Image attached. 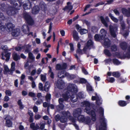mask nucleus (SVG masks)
<instances>
[{
	"label": "nucleus",
	"mask_w": 130,
	"mask_h": 130,
	"mask_svg": "<svg viewBox=\"0 0 130 130\" xmlns=\"http://www.w3.org/2000/svg\"><path fill=\"white\" fill-rule=\"evenodd\" d=\"M67 89L72 94L71 98V101L73 102H75L77 101L78 97L80 98H82L83 94L82 92H79L77 94L78 92V89L77 86L74 84H70L67 87Z\"/></svg>",
	"instance_id": "obj_1"
},
{
	"label": "nucleus",
	"mask_w": 130,
	"mask_h": 130,
	"mask_svg": "<svg viewBox=\"0 0 130 130\" xmlns=\"http://www.w3.org/2000/svg\"><path fill=\"white\" fill-rule=\"evenodd\" d=\"M81 103L83 106H85L86 107L84 109V111L91 116V120L92 121H95L96 120V112H97V111L96 110V108H94L93 109L91 110V104L88 101H84Z\"/></svg>",
	"instance_id": "obj_2"
},
{
	"label": "nucleus",
	"mask_w": 130,
	"mask_h": 130,
	"mask_svg": "<svg viewBox=\"0 0 130 130\" xmlns=\"http://www.w3.org/2000/svg\"><path fill=\"white\" fill-rule=\"evenodd\" d=\"M82 111L81 109L78 108L75 110L73 112V116L76 118L80 122H83L85 120V117L83 115L81 114Z\"/></svg>",
	"instance_id": "obj_3"
},
{
	"label": "nucleus",
	"mask_w": 130,
	"mask_h": 130,
	"mask_svg": "<svg viewBox=\"0 0 130 130\" xmlns=\"http://www.w3.org/2000/svg\"><path fill=\"white\" fill-rule=\"evenodd\" d=\"M23 17L29 25H32L34 24V21L28 13L24 11Z\"/></svg>",
	"instance_id": "obj_4"
},
{
	"label": "nucleus",
	"mask_w": 130,
	"mask_h": 130,
	"mask_svg": "<svg viewBox=\"0 0 130 130\" xmlns=\"http://www.w3.org/2000/svg\"><path fill=\"white\" fill-rule=\"evenodd\" d=\"M106 32L104 29H102L100 31V34H96L94 36L95 40L96 41L102 40L105 38Z\"/></svg>",
	"instance_id": "obj_5"
},
{
	"label": "nucleus",
	"mask_w": 130,
	"mask_h": 130,
	"mask_svg": "<svg viewBox=\"0 0 130 130\" xmlns=\"http://www.w3.org/2000/svg\"><path fill=\"white\" fill-rule=\"evenodd\" d=\"M10 3L13 5L14 7L17 10H20L21 8V5L23 4L21 0H10Z\"/></svg>",
	"instance_id": "obj_6"
},
{
	"label": "nucleus",
	"mask_w": 130,
	"mask_h": 130,
	"mask_svg": "<svg viewBox=\"0 0 130 130\" xmlns=\"http://www.w3.org/2000/svg\"><path fill=\"white\" fill-rule=\"evenodd\" d=\"M100 124L99 130H107V123L104 117L100 118Z\"/></svg>",
	"instance_id": "obj_7"
},
{
	"label": "nucleus",
	"mask_w": 130,
	"mask_h": 130,
	"mask_svg": "<svg viewBox=\"0 0 130 130\" xmlns=\"http://www.w3.org/2000/svg\"><path fill=\"white\" fill-rule=\"evenodd\" d=\"M15 63L14 62H12L11 64V68L9 70L7 66L4 67V74H6L7 73H8L9 74H12L13 72L15 70Z\"/></svg>",
	"instance_id": "obj_8"
},
{
	"label": "nucleus",
	"mask_w": 130,
	"mask_h": 130,
	"mask_svg": "<svg viewBox=\"0 0 130 130\" xmlns=\"http://www.w3.org/2000/svg\"><path fill=\"white\" fill-rule=\"evenodd\" d=\"M101 22L105 27H107L108 26V23L109 22V19L108 16H106L105 19L102 16L99 17Z\"/></svg>",
	"instance_id": "obj_9"
},
{
	"label": "nucleus",
	"mask_w": 130,
	"mask_h": 130,
	"mask_svg": "<svg viewBox=\"0 0 130 130\" xmlns=\"http://www.w3.org/2000/svg\"><path fill=\"white\" fill-rule=\"evenodd\" d=\"M18 12L17 10L14 7H10L7 11V14L9 15H13Z\"/></svg>",
	"instance_id": "obj_10"
},
{
	"label": "nucleus",
	"mask_w": 130,
	"mask_h": 130,
	"mask_svg": "<svg viewBox=\"0 0 130 130\" xmlns=\"http://www.w3.org/2000/svg\"><path fill=\"white\" fill-rule=\"evenodd\" d=\"M122 13L125 16L129 17H130V8H128L127 9L125 8H122L121 9Z\"/></svg>",
	"instance_id": "obj_11"
},
{
	"label": "nucleus",
	"mask_w": 130,
	"mask_h": 130,
	"mask_svg": "<svg viewBox=\"0 0 130 130\" xmlns=\"http://www.w3.org/2000/svg\"><path fill=\"white\" fill-rule=\"evenodd\" d=\"M41 11L45 14L48 13V10L47 5L43 2H41Z\"/></svg>",
	"instance_id": "obj_12"
},
{
	"label": "nucleus",
	"mask_w": 130,
	"mask_h": 130,
	"mask_svg": "<svg viewBox=\"0 0 130 130\" xmlns=\"http://www.w3.org/2000/svg\"><path fill=\"white\" fill-rule=\"evenodd\" d=\"M50 82H46L45 84L44 88H43V84L41 83V91H45L47 92L49 90L50 87Z\"/></svg>",
	"instance_id": "obj_13"
},
{
	"label": "nucleus",
	"mask_w": 130,
	"mask_h": 130,
	"mask_svg": "<svg viewBox=\"0 0 130 130\" xmlns=\"http://www.w3.org/2000/svg\"><path fill=\"white\" fill-rule=\"evenodd\" d=\"M14 25L12 23H8L6 25V30L8 32L12 31L14 29Z\"/></svg>",
	"instance_id": "obj_14"
},
{
	"label": "nucleus",
	"mask_w": 130,
	"mask_h": 130,
	"mask_svg": "<svg viewBox=\"0 0 130 130\" xmlns=\"http://www.w3.org/2000/svg\"><path fill=\"white\" fill-rule=\"evenodd\" d=\"M65 86V83L62 80L58 81L56 84V86L58 88L60 89H63Z\"/></svg>",
	"instance_id": "obj_15"
},
{
	"label": "nucleus",
	"mask_w": 130,
	"mask_h": 130,
	"mask_svg": "<svg viewBox=\"0 0 130 130\" xmlns=\"http://www.w3.org/2000/svg\"><path fill=\"white\" fill-rule=\"evenodd\" d=\"M68 91L69 90H68L65 93L62 94V97L64 99L65 101H67L70 98H71V96L70 93Z\"/></svg>",
	"instance_id": "obj_16"
},
{
	"label": "nucleus",
	"mask_w": 130,
	"mask_h": 130,
	"mask_svg": "<svg viewBox=\"0 0 130 130\" xmlns=\"http://www.w3.org/2000/svg\"><path fill=\"white\" fill-rule=\"evenodd\" d=\"M109 31L111 36L113 38H115L116 37V31L115 28L113 27H110Z\"/></svg>",
	"instance_id": "obj_17"
},
{
	"label": "nucleus",
	"mask_w": 130,
	"mask_h": 130,
	"mask_svg": "<svg viewBox=\"0 0 130 130\" xmlns=\"http://www.w3.org/2000/svg\"><path fill=\"white\" fill-rule=\"evenodd\" d=\"M130 101H125L123 100H120L118 102L119 105L121 107H124L126 106L127 104L130 103Z\"/></svg>",
	"instance_id": "obj_18"
},
{
	"label": "nucleus",
	"mask_w": 130,
	"mask_h": 130,
	"mask_svg": "<svg viewBox=\"0 0 130 130\" xmlns=\"http://www.w3.org/2000/svg\"><path fill=\"white\" fill-rule=\"evenodd\" d=\"M120 46L121 49L123 50H126L128 47L127 43L125 41L122 42L120 43Z\"/></svg>",
	"instance_id": "obj_19"
},
{
	"label": "nucleus",
	"mask_w": 130,
	"mask_h": 130,
	"mask_svg": "<svg viewBox=\"0 0 130 130\" xmlns=\"http://www.w3.org/2000/svg\"><path fill=\"white\" fill-rule=\"evenodd\" d=\"M104 45L107 47H109L111 45L110 41L108 38H104Z\"/></svg>",
	"instance_id": "obj_20"
},
{
	"label": "nucleus",
	"mask_w": 130,
	"mask_h": 130,
	"mask_svg": "<svg viewBox=\"0 0 130 130\" xmlns=\"http://www.w3.org/2000/svg\"><path fill=\"white\" fill-rule=\"evenodd\" d=\"M123 58H126L128 59L130 58V46H128L127 49V51L123 55Z\"/></svg>",
	"instance_id": "obj_21"
},
{
	"label": "nucleus",
	"mask_w": 130,
	"mask_h": 130,
	"mask_svg": "<svg viewBox=\"0 0 130 130\" xmlns=\"http://www.w3.org/2000/svg\"><path fill=\"white\" fill-rule=\"evenodd\" d=\"M20 32L19 29L16 28L12 32L11 34L12 36L16 37L19 35Z\"/></svg>",
	"instance_id": "obj_22"
},
{
	"label": "nucleus",
	"mask_w": 130,
	"mask_h": 130,
	"mask_svg": "<svg viewBox=\"0 0 130 130\" xmlns=\"http://www.w3.org/2000/svg\"><path fill=\"white\" fill-rule=\"evenodd\" d=\"M23 7L25 10L29 9L31 7V4L29 2L25 3L23 4Z\"/></svg>",
	"instance_id": "obj_23"
},
{
	"label": "nucleus",
	"mask_w": 130,
	"mask_h": 130,
	"mask_svg": "<svg viewBox=\"0 0 130 130\" xmlns=\"http://www.w3.org/2000/svg\"><path fill=\"white\" fill-rule=\"evenodd\" d=\"M22 29L23 32L25 34H28L29 32V30L28 26L27 25H24L22 27Z\"/></svg>",
	"instance_id": "obj_24"
},
{
	"label": "nucleus",
	"mask_w": 130,
	"mask_h": 130,
	"mask_svg": "<svg viewBox=\"0 0 130 130\" xmlns=\"http://www.w3.org/2000/svg\"><path fill=\"white\" fill-rule=\"evenodd\" d=\"M39 10L40 9L38 6H35L33 8L32 12L33 14H35L38 13Z\"/></svg>",
	"instance_id": "obj_25"
},
{
	"label": "nucleus",
	"mask_w": 130,
	"mask_h": 130,
	"mask_svg": "<svg viewBox=\"0 0 130 130\" xmlns=\"http://www.w3.org/2000/svg\"><path fill=\"white\" fill-rule=\"evenodd\" d=\"M78 34L77 32L76 31H73V37L74 40L77 41H78L79 39V37L78 35Z\"/></svg>",
	"instance_id": "obj_26"
},
{
	"label": "nucleus",
	"mask_w": 130,
	"mask_h": 130,
	"mask_svg": "<svg viewBox=\"0 0 130 130\" xmlns=\"http://www.w3.org/2000/svg\"><path fill=\"white\" fill-rule=\"evenodd\" d=\"M65 72V71H64L59 72L58 74V77L61 78H63L65 77L64 75Z\"/></svg>",
	"instance_id": "obj_27"
},
{
	"label": "nucleus",
	"mask_w": 130,
	"mask_h": 130,
	"mask_svg": "<svg viewBox=\"0 0 130 130\" xmlns=\"http://www.w3.org/2000/svg\"><path fill=\"white\" fill-rule=\"evenodd\" d=\"M30 127L33 130H37L39 128V126L37 125L35 126L34 123H31L30 125Z\"/></svg>",
	"instance_id": "obj_28"
},
{
	"label": "nucleus",
	"mask_w": 130,
	"mask_h": 130,
	"mask_svg": "<svg viewBox=\"0 0 130 130\" xmlns=\"http://www.w3.org/2000/svg\"><path fill=\"white\" fill-rule=\"evenodd\" d=\"M108 15L111 20L114 22L115 23H117L118 22V19L113 16L112 14L111 13H109V14Z\"/></svg>",
	"instance_id": "obj_29"
},
{
	"label": "nucleus",
	"mask_w": 130,
	"mask_h": 130,
	"mask_svg": "<svg viewBox=\"0 0 130 130\" xmlns=\"http://www.w3.org/2000/svg\"><path fill=\"white\" fill-rule=\"evenodd\" d=\"M13 59L15 61H17L20 59V57L19 55L15 53H14L12 55Z\"/></svg>",
	"instance_id": "obj_30"
},
{
	"label": "nucleus",
	"mask_w": 130,
	"mask_h": 130,
	"mask_svg": "<svg viewBox=\"0 0 130 130\" xmlns=\"http://www.w3.org/2000/svg\"><path fill=\"white\" fill-rule=\"evenodd\" d=\"M110 49L111 52H115L117 51L118 47L116 45L114 44L111 46Z\"/></svg>",
	"instance_id": "obj_31"
},
{
	"label": "nucleus",
	"mask_w": 130,
	"mask_h": 130,
	"mask_svg": "<svg viewBox=\"0 0 130 130\" xmlns=\"http://www.w3.org/2000/svg\"><path fill=\"white\" fill-rule=\"evenodd\" d=\"M48 67L49 69L48 73L49 74L50 73V76L53 79L54 78V74L53 72L52 71V68L50 66H48Z\"/></svg>",
	"instance_id": "obj_32"
},
{
	"label": "nucleus",
	"mask_w": 130,
	"mask_h": 130,
	"mask_svg": "<svg viewBox=\"0 0 130 130\" xmlns=\"http://www.w3.org/2000/svg\"><path fill=\"white\" fill-rule=\"evenodd\" d=\"M23 48L25 50V53H29L30 51V46L28 45H26L24 46H23Z\"/></svg>",
	"instance_id": "obj_33"
},
{
	"label": "nucleus",
	"mask_w": 130,
	"mask_h": 130,
	"mask_svg": "<svg viewBox=\"0 0 130 130\" xmlns=\"http://www.w3.org/2000/svg\"><path fill=\"white\" fill-rule=\"evenodd\" d=\"M62 114L64 116L67 118H68L70 117V113L68 111H63L62 112Z\"/></svg>",
	"instance_id": "obj_34"
},
{
	"label": "nucleus",
	"mask_w": 130,
	"mask_h": 130,
	"mask_svg": "<svg viewBox=\"0 0 130 130\" xmlns=\"http://www.w3.org/2000/svg\"><path fill=\"white\" fill-rule=\"evenodd\" d=\"M91 120L90 118L88 116L85 118V120L84 122L86 124H89L91 122Z\"/></svg>",
	"instance_id": "obj_35"
},
{
	"label": "nucleus",
	"mask_w": 130,
	"mask_h": 130,
	"mask_svg": "<svg viewBox=\"0 0 130 130\" xmlns=\"http://www.w3.org/2000/svg\"><path fill=\"white\" fill-rule=\"evenodd\" d=\"M99 110L100 116L103 117V116L104 115V109L103 107H100Z\"/></svg>",
	"instance_id": "obj_36"
},
{
	"label": "nucleus",
	"mask_w": 130,
	"mask_h": 130,
	"mask_svg": "<svg viewBox=\"0 0 130 130\" xmlns=\"http://www.w3.org/2000/svg\"><path fill=\"white\" fill-rule=\"evenodd\" d=\"M49 104L46 102L43 103V106L44 107H47V111L48 113L49 112L50 110V108H49Z\"/></svg>",
	"instance_id": "obj_37"
},
{
	"label": "nucleus",
	"mask_w": 130,
	"mask_h": 130,
	"mask_svg": "<svg viewBox=\"0 0 130 130\" xmlns=\"http://www.w3.org/2000/svg\"><path fill=\"white\" fill-rule=\"evenodd\" d=\"M91 30L92 32L95 33L98 32V29L96 27L94 26H92L91 28Z\"/></svg>",
	"instance_id": "obj_38"
},
{
	"label": "nucleus",
	"mask_w": 130,
	"mask_h": 130,
	"mask_svg": "<svg viewBox=\"0 0 130 130\" xmlns=\"http://www.w3.org/2000/svg\"><path fill=\"white\" fill-rule=\"evenodd\" d=\"M112 75L116 77H119L120 76V73L118 72H114L112 73Z\"/></svg>",
	"instance_id": "obj_39"
},
{
	"label": "nucleus",
	"mask_w": 130,
	"mask_h": 130,
	"mask_svg": "<svg viewBox=\"0 0 130 130\" xmlns=\"http://www.w3.org/2000/svg\"><path fill=\"white\" fill-rule=\"evenodd\" d=\"M93 42L91 40H89L87 42L86 46L89 47L90 46H93Z\"/></svg>",
	"instance_id": "obj_40"
},
{
	"label": "nucleus",
	"mask_w": 130,
	"mask_h": 130,
	"mask_svg": "<svg viewBox=\"0 0 130 130\" xmlns=\"http://www.w3.org/2000/svg\"><path fill=\"white\" fill-rule=\"evenodd\" d=\"M6 124L7 126L10 127L11 126L12 123L11 121L8 118L6 121Z\"/></svg>",
	"instance_id": "obj_41"
},
{
	"label": "nucleus",
	"mask_w": 130,
	"mask_h": 130,
	"mask_svg": "<svg viewBox=\"0 0 130 130\" xmlns=\"http://www.w3.org/2000/svg\"><path fill=\"white\" fill-rule=\"evenodd\" d=\"M104 54L110 57L111 56V54L109 50L107 49H105L104 50Z\"/></svg>",
	"instance_id": "obj_42"
},
{
	"label": "nucleus",
	"mask_w": 130,
	"mask_h": 130,
	"mask_svg": "<svg viewBox=\"0 0 130 130\" xmlns=\"http://www.w3.org/2000/svg\"><path fill=\"white\" fill-rule=\"evenodd\" d=\"M113 63L116 65H119L120 63V62L119 60L116 58L113 59L112 60Z\"/></svg>",
	"instance_id": "obj_43"
},
{
	"label": "nucleus",
	"mask_w": 130,
	"mask_h": 130,
	"mask_svg": "<svg viewBox=\"0 0 130 130\" xmlns=\"http://www.w3.org/2000/svg\"><path fill=\"white\" fill-rule=\"evenodd\" d=\"M55 68L56 70L57 71L62 70L61 65L60 64H57L56 65Z\"/></svg>",
	"instance_id": "obj_44"
},
{
	"label": "nucleus",
	"mask_w": 130,
	"mask_h": 130,
	"mask_svg": "<svg viewBox=\"0 0 130 130\" xmlns=\"http://www.w3.org/2000/svg\"><path fill=\"white\" fill-rule=\"evenodd\" d=\"M17 103L18 105L19 106L20 108L21 109H22L24 108V106L22 104L21 100H19Z\"/></svg>",
	"instance_id": "obj_45"
},
{
	"label": "nucleus",
	"mask_w": 130,
	"mask_h": 130,
	"mask_svg": "<svg viewBox=\"0 0 130 130\" xmlns=\"http://www.w3.org/2000/svg\"><path fill=\"white\" fill-rule=\"evenodd\" d=\"M80 32L81 34H85L88 32V30L85 29L80 28Z\"/></svg>",
	"instance_id": "obj_46"
},
{
	"label": "nucleus",
	"mask_w": 130,
	"mask_h": 130,
	"mask_svg": "<svg viewBox=\"0 0 130 130\" xmlns=\"http://www.w3.org/2000/svg\"><path fill=\"white\" fill-rule=\"evenodd\" d=\"M1 48L4 51L3 53H7L8 51V48L6 45H5L3 47L2 46Z\"/></svg>",
	"instance_id": "obj_47"
},
{
	"label": "nucleus",
	"mask_w": 130,
	"mask_h": 130,
	"mask_svg": "<svg viewBox=\"0 0 130 130\" xmlns=\"http://www.w3.org/2000/svg\"><path fill=\"white\" fill-rule=\"evenodd\" d=\"M5 54H6L5 55H4V56L6 58V61H8L9 59L11 53H8L7 52V53Z\"/></svg>",
	"instance_id": "obj_48"
},
{
	"label": "nucleus",
	"mask_w": 130,
	"mask_h": 130,
	"mask_svg": "<svg viewBox=\"0 0 130 130\" xmlns=\"http://www.w3.org/2000/svg\"><path fill=\"white\" fill-rule=\"evenodd\" d=\"M67 118L64 116H62L60 118V121L61 122L64 123L67 121Z\"/></svg>",
	"instance_id": "obj_49"
},
{
	"label": "nucleus",
	"mask_w": 130,
	"mask_h": 130,
	"mask_svg": "<svg viewBox=\"0 0 130 130\" xmlns=\"http://www.w3.org/2000/svg\"><path fill=\"white\" fill-rule=\"evenodd\" d=\"M6 8V5L5 4L3 3L0 4V8L2 10H4Z\"/></svg>",
	"instance_id": "obj_50"
},
{
	"label": "nucleus",
	"mask_w": 130,
	"mask_h": 130,
	"mask_svg": "<svg viewBox=\"0 0 130 130\" xmlns=\"http://www.w3.org/2000/svg\"><path fill=\"white\" fill-rule=\"evenodd\" d=\"M0 20H6V18L3 14L0 11Z\"/></svg>",
	"instance_id": "obj_51"
},
{
	"label": "nucleus",
	"mask_w": 130,
	"mask_h": 130,
	"mask_svg": "<svg viewBox=\"0 0 130 130\" xmlns=\"http://www.w3.org/2000/svg\"><path fill=\"white\" fill-rule=\"evenodd\" d=\"M64 106L63 104H59L57 106V108L59 110H62L63 109Z\"/></svg>",
	"instance_id": "obj_52"
},
{
	"label": "nucleus",
	"mask_w": 130,
	"mask_h": 130,
	"mask_svg": "<svg viewBox=\"0 0 130 130\" xmlns=\"http://www.w3.org/2000/svg\"><path fill=\"white\" fill-rule=\"evenodd\" d=\"M79 82L82 84H85L87 82V81L84 78H80L79 79Z\"/></svg>",
	"instance_id": "obj_53"
},
{
	"label": "nucleus",
	"mask_w": 130,
	"mask_h": 130,
	"mask_svg": "<svg viewBox=\"0 0 130 130\" xmlns=\"http://www.w3.org/2000/svg\"><path fill=\"white\" fill-rule=\"evenodd\" d=\"M29 57L30 59L32 61H34L35 57L33 56L32 54L30 53L29 52L28 54Z\"/></svg>",
	"instance_id": "obj_54"
},
{
	"label": "nucleus",
	"mask_w": 130,
	"mask_h": 130,
	"mask_svg": "<svg viewBox=\"0 0 130 130\" xmlns=\"http://www.w3.org/2000/svg\"><path fill=\"white\" fill-rule=\"evenodd\" d=\"M61 117L59 114H57L55 117V118L56 121H58L60 120Z\"/></svg>",
	"instance_id": "obj_55"
},
{
	"label": "nucleus",
	"mask_w": 130,
	"mask_h": 130,
	"mask_svg": "<svg viewBox=\"0 0 130 130\" xmlns=\"http://www.w3.org/2000/svg\"><path fill=\"white\" fill-rule=\"evenodd\" d=\"M23 46L22 47L20 46H16L15 47V49L17 51H20L23 48Z\"/></svg>",
	"instance_id": "obj_56"
},
{
	"label": "nucleus",
	"mask_w": 130,
	"mask_h": 130,
	"mask_svg": "<svg viewBox=\"0 0 130 130\" xmlns=\"http://www.w3.org/2000/svg\"><path fill=\"white\" fill-rule=\"evenodd\" d=\"M107 80L110 83H113L115 82V79L114 78L111 77L108 78Z\"/></svg>",
	"instance_id": "obj_57"
},
{
	"label": "nucleus",
	"mask_w": 130,
	"mask_h": 130,
	"mask_svg": "<svg viewBox=\"0 0 130 130\" xmlns=\"http://www.w3.org/2000/svg\"><path fill=\"white\" fill-rule=\"evenodd\" d=\"M118 81L120 83H124L127 81L126 79H124L122 78H119L118 80Z\"/></svg>",
	"instance_id": "obj_58"
},
{
	"label": "nucleus",
	"mask_w": 130,
	"mask_h": 130,
	"mask_svg": "<svg viewBox=\"0 0 130 130\" xmlns=\"http://www.w3.org/2000/svg\"><path fill=\"white\" fill-rule=\"evenodd\" d=\"M61 66L62 70L66 69L67 67V63L65 62L63 63Z\"/></svg>",
	"instance_id": "obj_59"
},
{
	"label": "nucleus",
	"mask_w": 130,
	"mask_h": 130,
	"mask_svg": "<svg viewBox=\"0 0 130 130\" xmlns=\"http://www.w3.org/2000/svg\"><path fill=\"white\" fill-rule=\"evenodd\" d=\"M46 80V76L42 74H41V80L43 82H45Z\"/></svg>",
	"instance_id": "obj_60"
},
{
	"label": "nucleus",
	"mask_w": 130,
	"mask_h": 130,
	"mask_svg": "<svg viewBox=\"0 0 130 130\" xmlns=\"http://www.w3.org/2000/svg\"><path fill=\"white\" fill-rule=\"evenodd\" d=\"M87 89L88 91H92L93 89L92 87L90 85H88L87 86Z\"/></svg>",
	"instance_id": "obj_61"
},
{
	"label": "nucleus",
	"mask_w": 130,
	"mask_h": 130,
	"mask_svg": "<svg viewBox=\"0 0 130 130\" xmlns=\"http://www.w3.org/2000/svg\"><path fill=\"white\" fill-rule=\"evenodd\" d=\"M115 55L117 56V57L119 58L122 59L123 58V56L122 57L120 54L119 53L116 52L115 53Z\"/></svg>",
	"instance_id": "obj_62"
},
{
	"label": "nucleus",
	"mask_w": 130,
	"mask_h": 130,
	"mask_svg": "<svg viewBox=\"0 0 130 130\" xmlns=\"http://www.w3.org/2000/svg\"><path fill=\"white\" fill-rule=\"evenodd\" d=\"M82 70L83 72L85 75H87L88 74V73L84 67L82 68Z\"/></svg>",
	"instance_id": "obj_63"
},
{
	"label": "nucleus",
	"mask_w": 130,
	"mask_h": 130,
	"mask_svg": "<svg viewBox=\"0 0 130 130\" xmlns=\"http://www.w3.org/2000/svg\"><path fill=\"white\" fill-rule=\"evenodd\" d=\"M64 101H65L64 99L63 98H60L58 99V102L59 104H63V103Z\"/></svg>",
	"instance_id": "obj_64"
}]
</instances>
